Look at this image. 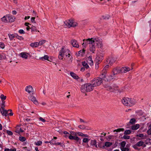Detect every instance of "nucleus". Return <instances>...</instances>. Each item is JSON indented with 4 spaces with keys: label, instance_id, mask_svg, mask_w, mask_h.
<instances>
[{
    "label": "nucleus",
    "instance_id": "nucleus-58",
    "mask_svg": "<svg viewBox=\"0 0 151 151\" xmlns=\"http://www.w3.org/2000/svg\"><path fill=\"white\" fill-rule=\"evenodd\" d=\"M77 135L78 134L79 136H83L84 135V134H83L82 132H77Z\"/></svg>",
    "mask_w": 151,
    "mask_h": 151
},
{
    "label": "nucleus",
    "instance_id": "nucleus-47",
    "mask_svg": "<svg viewBox=\"0 0 151 151\" xmlns=\"http://www.w3.org/2000/svg\"><path fill=\"white\" fill-rule=\"evenodd\" d=\"M85 50L83 49L82 50H81L78 52L79 54L82 55L85 52Z\"/></svg>",
    "mask_w": 151,
    "mask_h": 151
},
{
    "label": "nucleus",
    "instance_id": "nucleus-54",
    "mask_svg": "<svg viewBox=\"0 0 151 151\" xmlns=\"http://www.w3.org/2000/svg\"><path fill=\"white\" fill-rule=\"evenodd\" d=\"M39 119L41 121L45 122H46V120L45 119H44L42 117H40L39 118Z\"/></svg>",
    "mask_w": 151,
    "mask_h": 151
},
{
    "label": "nucleus",
    "instance_id": "nucleus-50",
    "mask_svg": "<svg viewBox=\"0 0 151 151\" xmlns=\"http://www.w3.org/2000/svg\"><path fill=\"white\" fill-rule=\"evenodd\" d=\"M78 127L81 129H86L84 125H80L78 126Z\"/></svg>",
    "mask_w": 151,
    "mask_h": 151
},
{
    "label": "nucleus",
    "instance_id": "nucleus-62",
    "mask_svg": "<svg viewBox=\"0 0 151 151\" xmlns=\"http://www.w3.org/2000/svg\"><path fill=\"white\" fill-rule=\"evenodd\" d=\"M147 133L149 134H151V128H149L147 130Z\"/></svg>",
    "mask_w": 151,
    "mask_h": 151
},
{
    "label": "nucleus",
    "instance_id": "nucleus-42",
    "mask_svg": "<svg viewBox=\"0 0 151 151\" xmlns=\"http://www.w3.org/2000/svg\"><path fill=\"white\" fill-rule=\"evenodd\" d=\"M1 20L2 22H6L8 21L5 16H4L2 18H1Z\"/></svg>",
    "mask_w": 151,
    "mask_h": 151
},
{
    "label": "nucleus",
    "instance_id": "nucleus-8",
    "mask_svg": "<svg viewBox=\"0 0 151 151\" xmlns=\"http://www.w3.org/2000/svg\"><path fill=\"white\" fill-rule=\"evenodd\" d=\"M69 139L70 140H74L76 142L81 141V139L77 136L70 135L69 136Z\"/></svg>",
    "mask_w": 151,
    "mask_h": 151
},
{
    "label": "nucleus",
    "instance_id": "nucleus-44",
    "mask_svg": "<svg viewBox=\"0 0 151 151\" xmlns=\"http://www.w3.org/2000/svg\"><path fill=\"white\" fill-rule=\"evenodd\" d=\"M70 135H71L73 136H77V132H75L72 131H70Z\"/></svg>",
    "mask_w": 151,
    "mask_h": 151
},
{
    "label": "nucleus",
    "instance_id": "nucleus-53",
    "mask_svg": "<svg viewBox=\"0 0 151 151\" xmlns=\"http://www.w3.org/2000/svg\"><path fill=\"white\" fill-rule=\"evenodd\" d=\"M49 142L52 145H55V142L53 139Z\"/></svg>",
    "mask_w": 151,
    "mask_h": 151
},
{
    "label": "nucleus",
    "instance_id": "nucleus-30",
    "mask_svg": "<svg viewBox=\"0 0 151 151\" xmlns=\"http://www.w3.org/2000/svg\"><path fill=\"white\" fill-rule=\"evenodd\" d=\"M8 36L10 40H12L14 37H16V35H14V34H8Z\"/></svg>",
    "mask_w": 151,
    "mask_h": 151
},
{
    "label": "nucleus",
    "instance_id": "nucleus-43",
    "mask_svg": "<svg viewBox=\"0 0 151 151\" xmlns=\"http://www.w3.org/2000/svg\"><path fill=\"white\" fill-rule=\"evenodd\" d=\"M5 101H2L1 104V109H4V108L5 107Z\"/></svg>",
    "mask_w": 151,
    "mask_h": 151
},
{
    "label": "nucleus",
    "instance_id": "nucleus-37",
    "mask_svg": "<svg viewBox=\"0 0 151 151\" xmlns=\"http://www.w3.org/2000/svg\"><path fill=\"white\" fill-rule=\"evenodd\" d=\"M126 143L125 141H122L121 143L120 149L125 147L126 145Z\"/></svg>",
    "mask_w": 151,
    "mask_h": 151
},
{
    "label": "nucleus",
    "instance_id": "nucleus-49",
    "mask_svg": "<svg viewBox=\"0 0 151 151\" xmlns=\"http://www.w3.org/2000/svg\"><path fill=\"white\" fill-rule=\"evenodd\" d=\"M89 139L87 138H84L83 140V142L84 143H87L88 142Z\"/></svg>",
    "mask_w": 151,
    "mask_h": 151
},
{
    "label": "nucleus",
    "instance_id": "nucleus-18",
    "mask_svg": "<svg viewBox=\"0 0 151 151\" xmlns=\"http://www.w3.org/2000/svg\"><path fill=\"white\" fill-rule=\"evenodd\" d=\"M129 99L130 100L129 101H130V102L129 104V106H132L136 104V101L134 99L130 98H129Z\"/></svg>",
    "mask_w": 151,
    "mask_h": 151
},
{
    "label": "nucleus",
    "instance_id": "nucleus-10",
    "mask_svg": "<svg viewBox=\"0 0 151 151\" xmlns=\"http://www.w3.org/2000/svg\"><path fill=\"white\" fill-rule=\"evenodd\" d=\"M144 142L140 141L138 142L136 144L133 146V147L135 150L138 149V147L142 146Z\"/></svg>",
    "mask_w": 151,
    "mask_h": 151
},
{
    "label": "nucleus",
    "instance_id": "nucleus-36",
    "mask_svg": "<svg viewBox=\"0 0 151 151\" xmlns=\"http://www.w3.org/2000/svg\"><path fill=\"white\" fill-rule=\"evenodd\" d=\"M30 28L31 29L32 32L37 31V29L36 27L34 26H32V27H30Z\"/></svg>",
    "mask_w": 151,
    "mask_h": 151
},
{
    "label": "nucleus",
    "instance_id": "nucleus-40",
    "mask_svg": "<svg viewBox=\"0 0 151 151\" xmlns=\"http://www.w3.org/2000/svg\"><path fill=\"white\" fill-rule=\"evenodd\" d=\"M48 56L47 55H45L44 57L40 58V59H41L42 60L44 59L45 60H48Z\"/></svg>",
    "mask_w": 151,
    "mask_h": 151
},
{
    "label": "nucleus",
    "instance_id": "nucleus-6",
    "mask_svg": "<svg viewBox=\"0 0 151 151\" xmlns=\"http://www.w3.org/2000/svg\"><path fill=\"white\" fill-rule=\"evenodd\" d=\"M103 81L102 78H94L92 82L93 87L100 85Z\"/></svg>",
    "mask_w": 151,
    "mask_h": 151
},
{
    "label": "nucleus",
    "instance_id": "nucleus-57",
    "mask_svg": "<svg viewBox=\"0 0 151 151\" xmlns=\"http://www.w3.org/2000/svg\"><path fill=\"white\" fill-rule=\"evenodd\" d=\"M19 32L20 34H24L25 32L23 29H20L19 31Z\"/></svg>",
    "mask_w": 151,
    "mask_h": 151
},
{
    "label": "nucleus",
    "instance_id": "nucleus-24",
    "mask_svg": "<svg viewBox=\"0 0 151 151\" xmlns=\"http://www.w3.org/2000/svg\"><path fill=\"white\" fill-rule=\"evenodd\" d=\"M139 125L138 124H137L134 125H132L131 126V129L132 130H136L138 129L139 127Z\"/></svg>",
    "mask_w": 151,
    "mask_h": 151
},
{
    "label": "nucleus",
    "instance_id": "nucleus-60",
    "mask_svg": "<svg viewBox=\"0 0 151 151\" xmlns=\"http://www.w3.org/2000/svg\"><path fill=\"white\" fill-rule=\"evenodd\" d=\"M144 136V134H139L137 135V137H142Z\"/></svg>",
    "mask_w": 151,
    "mask_h": 151
},
{
    "label": "nucleus",
    "instance_id": "nucleus-48",
    "mask_svg": "<svg viewBox=\"0 0 151 151\" xmlns=\"http://www.w3.org/2000/svg\"><path fill=\"white\" fill-rule=\"evenodd\" d=\"M123 138L125 139H129L130 138V136L124 135L123 136Z\"/></svg>",
    "mask_w": 151,
    "mask_h": 151
},
{
    "label": "nucleus",
    "instance_id": "nucleus-4",
    "mask_svg": "<svg viewBox=\"0 0 151 151\" xmlns=\"http://www.w3.org/2000/svg\"><path fill=\"white\" fill-rule=\"evenodd\" d=\"M77 23H74L72 19H69L64 22V26L65 27L70 28L71 27H75L77 25Z\"/></svg>",
    "mask_w": 151,
    "mask_h": 151
},
{
    "label": "nucleus",
    "instance_id": "nucleus-64",
    "mask_svg": "<svg viewBox=\"0 0 151 151\" xmlns=\"http://www.w3.org/2000/svg\"><path fill=\"white\" fill-rule=\"evenodd\" d=\"M80 121L81 122H83V123H87V122H85V121H84L82 119H80Z\"/></svg>",
    "mask_w": 151,
    "mask_h": 151
},
{
    "label": "nucleus",
    "instance_id": "nucleus-21",
    "mask_svg": "<svg viewBox=\"0 0 151 151\" xmlns=\"http://www.w3.org/2000/svg\"><path fill=\"white\" fill-rule=\"evenodd\" d=\"M70 76L74 79H78L79 78V77L78 76H77L76 74L73 72H70Z\"/></svg>",
    "mask_w": 151,
    "mask_h": 151
},
{
    "label": "nucleus",
    "instance_id": "nucleus-55",
    "mask_svg": "<svg viewBox=\"0 0 151 151\" xmlns=\"http://www.w3.org/2000/svg\"><path fill=\"white\" fill-rule=\"evenodd\" d=\"M16 37H17V38L19 40H21L23 39V38L21 36H19L18 35H16Z\"/></svg>",
    "mask_w": 151,
    "mask_h": 151
},
{
    "label": "nucleus",
    "instance_id": "nucleus-15",
    "mask_svg": "<svg viewBox=\"0 0 151 151\" xmlns=\"http://www.w3.org/2000/svg\"><path fill=\"white\" fill-rule=\"evenodd\" d=\"M130 70V68L128 67H125L121 68V73H126Z\"/></svg>",
    "mask_w": 151,
    "mask_h": 151
},
{
    "label": "nucleus",
    "instance_id": "nucleus-17",
    "mask_svg": "<svg viewBox=\"0 0 151 151\" xmlns=\"http://www.w3.org/2000/svg\"><path fill=\"white\" fill-rule=\"evenodd\" d=\"M33 90L32 87L31 86H27L25 88V91H26L30 93L31 92H32Z\"/></svg>",
    "mask_w": 151,
    "mask_h": 151
},
{
    "label": "nucleus",
    "instance_id": "nucleus-41",
    "mask_svg": "<svg viewBox=\"0 0 151 151\" xmlns=\"http://www.w3.org/2000/svg\"><path fill=\"white\" fill-rule=\"evenodd\" d=\"M16 149L14 148V149H9V148H6L4 150V151H16Z\"/></svg>",
    "mask_w": 151,
    "mask_h": 151
},
{
    "label": "nucleus",
    "instance_id": "nucleus-22",
    "mask_svg": "<svg viewBox=\"0 0 151 151\" xmlns=\"http://www.w3.org/2000/svg\"><path fill=\"white\" fill-rule=\"evenodd\" d=\"M91 145H92L93 147H95L97 148V146L96 145V140H92L91 141Z\"/></svg>",
    "mask_w": 151,
    "mask_h": 151
},
{
    "label": "nucleus",
    "instance_id": "nucleus-12",
    "mask_svg": "<svg viewBox=\"0 0 151 151\" xmlns=\"http://www.w3.org/2000/svg\"><path fill=\"white\" fill-rule=\"evenodd\" d=\"M130 100L129 98H124L122 100V103L125 105L127 106H129V104L128 102Z\"/></svg>",
    "mask_w": 151,
    "mask_h": 151
},
{
    "label": "nucleus",
    "instance_id": "nucleus-2",
    "mask_svg": "<svg viewBox=\"0 0 151 151\" xmlns=\"http://www.w3.org/2000/svg\"><path fill=\"white\" fill-rule=\"evenodd\" d=\"M65 52L64 50V48H62L61 50L60 51L58 58L60 59H62L63 58L64 55H65L66 57H67L68 55L69 58L68 59V63L69 64H70L72 62L73 60L72 56H71L69 53L67 54Z\"/></svg>",
    "mask_w": 151,
    "mask_h": 151
},
{
    "label": "nucleus",
    "instance_id": "nucleus-31",
    "mask_svg": "<svg viewBox=\"0 0 151 151\" xmlns=\"http://www.w3.org/2000/svg\"><path fill=\"white\" fill-rule=\"evenodd\" d=\"M82 64L84 68L87 69L89 68V66L87 64V63L85 62H82Z\"/></svg>",
    "mask_w": 151,
    "mask_h": 151
},
{
    "label": "nucleus",
    "instance_id": "nucleus-13",
    "mask_svg": "<svg viewBox=\"0 0 151 151\" xmlns=\"http://www.w3.org/2000/svg\"><path fill=\"white\" fill-rule=\"evenodd\" d=\"M28 98L29 100H31L36 105L38 104V101L36 100L35 97L33 96H31L29 97Z\"/></svg>",
    "mask_w": 151,
    "mask_h": 151
},
{
    "label": "nucleus",
    "instance_id": "nucleus-5",
    "mask_svg": "<svg viewBox=\"0 0 151 151\" xmlns=\"http://www.w3.org/2000/svg\"><path fill=\"white\" fill-rule=\"evenodd\" d=\"M93 44L94 47L95 48L96 46L98 47V48H101L102 47V42L101 39L99 38H93Z\"/></svg>",
    "mask_w": 151,
    "mask_h": 151
},
{
    "label": "nucleus",
    "instance_id": "nucleus-3",
    "mask_svg": "<svg viewBox=\"0 0 151 151\" xmlns=\"http://www.w3.org/2000/svg\"><path fill=\"white\" fill-rule=\"evenodd\" d=\"M85 41H86L85 42H84L82 44L83 46L85 45H86L89 44L90 47V50L92 52H94V51L95 50V48L94 47V46L93 44V38H88L86 40L84 39L83 41L84 42Z\"/></svg>",
    "mask_w": 151,
    "mask_h": 151
},
{
    "label": "nucleus",
    "instance_id": "nucleus-7",
    "mask_svg": "<svg viewBox=\"0 0 151 151\" xmlns=\"http://www.w3.org/2000/svg\"><path fill=\"white\" fill-rule=\"evenodd\" d=\"M104 87L107 91L110 92L116 93L118 91V87L117 86H111L106 85Z\"/></svg>",
    "mask_w": 151,
    "mask_h": 151
},
{
    "label": "nucleus",
    "instance_id": "nucleus-26",
    "mask_svg": "<svg viewBox=\"0 0 151 151\" xmlns=\"http://www.w3.org/2000/svg\"><path fill=\"white\" fill-rule=\"evenodd\" d=\"M115 61L116 60L115 59L113 58H111L107 60V62H109V63L111 65L113 63H114Z\"/></svg>",
    "mask_w": 151,
    "mask_h": 151
},
{
    "label": "nucleus",
    "instance_id": "nucleus-35",
    "mask_svg": "<svg viewBox=\"0 0 151 151\" xmlns=\"http://www.w3.org/2000/svg\"><path fill=\"white\" fill-rule=\"evenodd\" d=\"M19 140L22 142H24L26 140V139L25 137L20 136L19 137Z\"/></svg>",
    "mask_w": 151,
    "mask_h": 151
},
{
    "label": "nucleus",
    "instance_id": "nucleus-9",
    "mask_svg": "<svg viewBox=\"0 0 151 151\" xmlns=\"http://www.w3.org/2000/svg\"><path fill=\"white\" fill-rule=\"evenodd\" d=\"M112 72L114 75L121 73V68L119 67H116L113 70Z\"/></svg>",
    "mask_w": 151,
    "mask_h": 151
},
{
    "label": "nucleus",
    "instance_id": "nucleus-45",
    "mask_svg": "<svg viewBox=\"0 0 151 151\" xmlns=\"http://www.w3.org/2000/svg\"><path fill=\"white\" fill-rule=\"evenodd\" d=\"M98 146L100 148H102V149L104 148V145L102 144V143H100L98 145Z\"/></svg>",
    "mask_w": 151,
    "mask_h": 151
},
{
    "label": "nucleus",
    "instance_id": "nucleus-38",
    "mask_svg": "<svg viewBox=\"0 0 151 151\" xmlns=\"http://www.w3.org/2000/svg\"><path fill=\"white\" fill-rule=\"evenodd\" d=\"M0 98L2 101H4L6 99V96H5L3 94H1L0 96Z\"/></svg>",
    "mask_w": 151,
    "mask_h": 151
},
{
    "label": "nucleus",
    "instance_id": "nucleus-11",
    "mask_svg": "<svg viewBox=\"0 0 151 151\" xmlns=\"http://www.w3.org/2000/svg\"><path fill=\"white\" fill-rule=\"evenodd\" d=\"M108 78H105L104 80L106 81H111L112 79H115L116 78V77L115 75H114V74L113 75H110L109 76H108Z\"/></svg>",
    "mask_w": 151,
    "mask_h": 151
},
{
    "label": "nucleus",
    "instance_id": "nucleus-34",
    "mask_svg": "<svg viewBox=\"0 0 151 151\" xmlns=\"http://www.w3.org/2000/svg\"><path fill=\"white\" fill-rule=\"evenodd\" d=\"M46 41L45 40H42L38 42V46L39 45H41L42 44H44L46 42Z\"/></svg>",
    "mask_w": 151,
    "mask_h": 151
},
{
    "label": "nucleus",
    "instance_id": "nucleus-20",
    "mask_svg": "<svg viewBox=\"0 0 151 151\" xmlns=\"http://www.w3.org/2000/svg\"><path fill=\"white\" fill-rule=\"evenodd\" d=\"M106 70L104 68V69H103L102 70V74L101 76L102 78H103L104 80V79L105 78L107 77V76L106 75Z\"/></svg>",
    "mask_w": 151,
    "mask_h": 151
},
{
    "label": "nucleus",
    "instance_id": "nucleus-46",
    "mask_svg": "<svg viewBox=\"0 0 151 151\" xmlns=\"http://www.w3.org/2000/svg\"><path fill=\"white\" fill-rule=\"evenodd\" d=\"M121 150L122 151H128L129 150V149H128L127 148H126L124 147L121 148Z\"/></svg>",
    "mask_w": 151,
    "mask_h": 151
},
{
    "label": "nucleus",
    "instance_id": "nucleus-27",
    "mask_svg": "<svg viewBox=\"0 0 151 151\" xmlns=\"http://www.w3.org/2000/svg\"><path fill=\"white\" fill-rule=\"evenodd\" d=\"M112 145V142H106L104 145V148H105V146L106 147H109Z\"/></svg>",
    "mask_w": 151,
    "mask_h": 151
},
{
    "label": "nucleus",
    "instance_id": "nucleus-61",
    "mask_svg": "<svg viewBox=\"0 0 151 151\" xmlns=\"http://www.w3.org/2000/svg\"><path fill=\"white\" fill-rule=\"evenodd\" d=\"M2 111H1V109H0L1 113V114L2 115H3L4 114L5 111H6V110H5L4 109H2Z\"/></svg>",
    "mask_w": 151,
    "mask_h": 151
},
{
    "label": "nucleus",
    "instance_id": "nucleus-32",
    "mask_svg": "<svg viewBox=\"0 0 151 151\" xmlns=\"http://www.w3.org/2000/svg\"><path fill=\"white\" fill-rule=\"evenodd\" d=\"M131 132V131L130 130H126L124 132V135L129 134Z\"/></svg>",
    "mask_w": 151,
    "mask_h": 151
},
{
    "label": "nucleus",
    "instance_id": "nucleus-63",
    "mask_svg": "<svg viewBox=\"0 0 151 151\" xmlns=\"http://www.w3.org/2000/svg\"><path fill=\"white\" fill-rule=\"evenodd\" d=\"M4 57L2 55H0V60L4 59Z\"/></svg>",
    "mask_w": 151,
    "mask_h": 151
},
{
    "label": "nucleus",
    "instance_id": "nucleus-39",
    "mask_svg": "<svg viewBox=\"0 0 151 151\" xmlns=\"http://www.w3.org/2000/svg\"><path fill=\"white\" fill-rule=\"evenodd\" d=\"M124 131V128H119L117 129H116L114 130V132H120V131Z\"/></svg>",
    "mask_w": 151,
    "mask_h": 151
},
{
    "label": "nucleus",
    "instance_id": "nucleus-52",
    "mask_svg": "<svg viewBox=\"0 0 151 151\" xmlns=\"http://www.w3.org/2000/svg\"><path fill=\"white\" fill-rule=\"evenodd\" d=\"M42 143V142L41 141H37V142H36L35 144L39 146V145H41Z\"/></svg>",
    "mask_w": 151,
    "mask_h": 151
},
{
    "label": "nucleus",
    "instance_id": "nucleus-25",
    "mask_svg": "<svg viewBox=\"0 0 151 151\" xmlns=\"http://www.w3.org/2000/svg\"><path fill=\"white\" fill-rule=\"evenodd\" d=\"M30 45L32 47H36L38 46V42H35L34 43H32L30 44Z\"/></svg>",
    "mask_w": 151,
    "mask_h": 151
},
{
    "label": "nucleus",
    "instance_id": "nucleus-16",
    "mask_svg": "<svg viewBox=\"0 0 151 151\" xmlns=\"http://www.w3.org/2000/svg\"><path fill=\"white\" fill-rule=\"evenodd\" d=\"M29 54L28 53L22 52L20 54V55L23 58L27 59Z\"/></svg>",
    "mask_w": 151,
    "mask_h": 151
},
{
    "label": "nucleus",
    "instance_id": "nucleus-28",
    "mask_svg": "<svg viewBox=\"0 0 151 151\" xmlns=\"http://www.w3.org/2000/svg\"><path fill=\"white\" fill-rule=\"evenodd\" d=\"M8 18L9 20V22H13L15 19L14 17L12 16H9L8 17Z\"/></svg>",
    "mask_w": 151,
    "mask_h": 151
},
{
    "label": "nucleus",
    "instance_id": "nucleus-33",
    "mask_svg": "<svg viewBox=\"0 0 151 151\" xmlns=\"http://www.w3.org/2000/svg\"><path fill=\"white\" fill-rule=\"evenodd\" d=\"M102 17L103 19H108L110 17V16L108 14L102 16Z\"/></svg>",
    "mask_w": 151,
    "mask_h": 151
},
{
    "label": "nucleus",
    "instance_id": "nucleus-51",
    "mask_svg": "<svg viewBox=\"0 0 151 151\" xmlns=\"http://www.w3.org/2000/svg\"><path fill=\"white\" fill-rule=\"evenodd\" d=\"M6 133H7L9 135H13V133L10 131L6 130Z\"/></svg>",
    "mask_w": 151,
    "mask_h": 151
},
{
    "label": "nucleus",
    "instance_id": "nucleus-14",
    "mask_svg": "<svg viewBox=\"0 0 151 151\" xmlns=\"http://www.w3.org/2000/svg\"><path fill=\"white\" fill-rule=\"evenodd\" d=\"M71 43L73 47L76 48L79 47V45L76 40H72L71 41Z\"/></svg>",
    "mask_w": 151,
    "mask_h": 151
},
{
    "label": "nucleus",
    "instance_id": "nucleus-1",
    "mask_svg": "<svg viewBox=\"0 0 151 151\" xmlns=\"http://www.w3.org/2000/svg\"><path fill=\"white\" fill-rule=\"evenodd\" d=\"M93 89L94 87L92 83H86L81 86V90L82 92L86 93L91 91Z\"/></svg>",
    "mask_w": 151,
    "mask_h": 151
},
{
    "label": "nucleus",
    "instance_id": "nucleus-23",
    "mask_svg": "<svg viewBox=\"0 0 151 151\" xmlns=\"http://www.w3.org/2000/svg\"><path fill=\"white\" fill-rule=\"evenodd\" d=\"M92 56H90L88 58V59L87 62L88 63L91 65H92L93 64V62L92 60Z\"/></svg>",
    "mask_w": 151,
    "mask_h": 151
},
{
    "label": "nucleus",
    "instance_id": "nucleus-19",
    "mask_svg": "<svg viewBox=\"0 0 151 151\" xmlns=\"http://www.w3.org/2000/svg\"><path fill=\"white\" fill-rule=\"evenodd\" d=\"M103 57L102 56H97L96 58V64L98 65L99 64V62H101L102 60L103 59Z\"/></svg>",
    "mask_w": 151,
    "mask_h": 151
},
{
    "label": "nucleus",
    "instance_id": "nucleus-59",
    "mask_svg": "<svg viewBox=\"0 0 151 151\" xmlns=\"http://www.w3.org/2000/svg\"><path fill=\"white\" fill-rule=\"evenodd\" d=\"M0 47L2 49H3L4 47V45L3 43H0Z\"/></svg>",
    "mask_w": 151,
    "mask_h": 151
},
{
    "label": "nucleus",
    "instance_id": "nucleus-29",
    "mask_svg": "<svg viewBox=\"0 0 151 151\" xmlns=\"http://www.w3.org/2000/svg\"><path fill=\"white\" fill-rule=\"evenodd\" d=\"M136 121V119L134 118L131 119L129 122V124H127V125H128V126H129V125L130 124H134Z\"/></svg>",
    "mask_w": 151,
    "mask_h": 151
},
{
    "label": "nucleus",
    "instance_id": "nucleus-56",
    "mask_svg": "<svg viewBox=\"0 0 151 151\" xmlns=\"http://www.w3.org/2000/svg\"><path fill=\"white\" fill-rule=\"evenodd\" d=\"M35 17H32L31 18V21L32 23H36V22L35 20Z\"/></svg>",
    "mask_w": 151,
    "mask_h": 151
}]
</instances>
